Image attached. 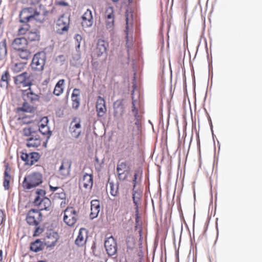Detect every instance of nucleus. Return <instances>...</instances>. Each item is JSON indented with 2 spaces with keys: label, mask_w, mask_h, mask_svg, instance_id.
<instances>
[{
  "label": "nucleus",
  "mask_w": 262,
  "mask_h": 262,
  "mask_svg": "<svg viewBox=\"0 0 262 262\" xmlns=\"http://www.w3.org/2000/svg\"><path fill=\"white\" fill-rule=\"evenodd\" d=\"M36 196L34 200V205L37 206L39 210L50 211L51 210V201L45 196L46 191L42 189H38L36 190Z\"/></svg>",
  "instance_id": "nucleus-1"
},
{
  "label": "nucleus",
  "mask_w": 262,
  "mask_h": 262,
  "mask_svg": "<svg viewBox=\"0 0 262 262\" xmlns=\"http://www.w3.org/2000/svg\"><path fill=\"white\" fill-rule=\"evenodd\" d=\"M42 183V175L39 172H34L27 175L23 182L22 186L25 189H31Z\"/></svg>",
  "instance_id": "nucleus-2"
},
{
  "label": "nucleus",
  "mask_w": 262,
  "mask_h": 262,
  "mask_svg": "<svg viewBox=\"0 0 262 262\" xmlns=\"http://www.w3.org/2000/svg\"><path fill=\"white\" fill-rule=\"evenodd\" d=\"M19 21L23 23H28L33 20L41 22L43 18L40 13L32 8H25L19 13Z\"/></svg>",
  "instance_id": "nucleus-3"
},
{
  "label": "nucleus",
  "mask_w": 262,
  "mask_h": 262,
  "mask_svg": "<svg viewBox=\"0 0 262 262\" xmlns=\"http://www.w3.org/2000/svg\"><path fill=\"white\" fill-rule=\"evenodd\" d=\"M46 55L43 52L36 53L32 60L30 66L32 71L41 72L44 69L46 63Z\"/></svg>",
  "instance_id": "nucleus-4"
},
{
  "label": "nucleus",
  "mask_w": 262,
  "mask_h": 262,
  "mask_svg": "<svg viewBox=\"0 0 262 262\" xmlns=\"http://www.w3.org/2000/svg\"><path fill=\"white\" fill-rule=\"evenodd\" d=\"M14 82L17 88L21 86L30 87L32 85L31 75L27 72H24L13 77Z\"/></svg>",
  "instance_id": "nucleus-5"
},
{
  "label": "nucleus",
  "mask_w": 262,
  "mask_h": 262,
  "mask_svg": "<svg viewBox=\"0 0 262 262\" xmlns=\"http://www.w3.org/2000/svg\"><path fill=\"white\" fill-rule=\"evenodd\" d=\"M78 217V212L73 207H68L64 210L63 221L69 226H73Z\"/></svg>",
  "instance_id": "nucleus-6"
},
{
  "label": "nucleus",
  "mask_w": 262,
  "mask_h": 262,
  "mask_svg": "<svg viewBox=\"0 0 262 262\" xmlns=\"http://www.w3.org/2000/svg\"><path fill=\"white\" fill-rule=\"evenodd\" d=\"M118 178L120 181H127L130 173V167L126 161H119L116 168Z\"/></svg>",
  "instance_id": "nucleus-7"
},
{
  "label": "nucleus",
  "mask_w": 262,
  "mask_h": 262,
  "mask_svg": "<svg viewBox=\"0 0 262 262\" xmlns=\"http://www.w3.org/2000/svg\"><path fill=\"white\" fill-rule=\"evenodd\" d=\"M26 221L29 225L37 226L42 221V214L39 210L32 209L27 213Z\"/></svg>",
  "instance_id": "nucleus-8"
},
{
  "label": "nucleus",
  "mask_w": 262,
  "mask_h": 262,
  "mask_svg": "<svg viewBox=\"0 0 262 262\" xmlns=\"http://www.w3.org/2000/svg\"><path fill=\"white\" fill-rule=\"evenodd\" d=\"M79 184L80 187L87 190H91L93 185V172H83L79 178Z\"/></svg>",
  "instance_id": "nucleus-9"
},
{
  "label": "nucleus",
  "mask_w": 262,
  "mask_h": 262,
  "mask_svg": "<svg viewBox=\"0 0 262 262\" xmlns=\"http://www.w3.org/2000/svg\"><path fill=\"white\" fill-rule=\"evenodd\" d=\"M70 18L69 17L62 15L56 22V32L60 34H64L68 32L69 28Z\"/></svg>",
  "instance_id": "nucleus-10"
},
{
  "label": "nucleus",
  "mask_w": 262,
  "mask_h": 262,
  "mask_svg": "<svg viewBox=\"0 0 262 262\" xmlns=\"http://www.w3.org/2000/svg\"><path fill=\"white\" fill-rule=\"evenodd\" d=\"M124 113V106L122 100H117L114 103V117L117 122L118 128L119 124Z\"/></svg>",
  "instance_id": "nucleus-11"
},
{
  "label": "nucleus",
  "mask_w": 262,
  "mask_h": 262,
  "mask_svg": "<svg viewBox=\"0 0 262 262\" xmlns=\"http://www.w3.org/2000/svg\"><path fill=\"white\" fill-rule=\"evenodd\" d=\"M106 251L110 256L116 254L117 252V244L116 240L113 236L106 238L104 242Z\"/></svg>",
  "instance_id": "nucleus-12"
},
{
  "label": "nucleus",
  "mask_w": 262,
  "mask_h": 262,
  "mask_svg": "<svg viewBox=\"0 0 262 262\" xmlns=\"http://www.w3.org/2000/svg\"><path fill=\"white\" fill-rule=\"evenodd\" d=\"M70 132L73 138L77 139L79 137L81 132L80 119L76 117L73 119L70 123Z\"/></svg>",
  "instance_id": "nucleus-13"
},
{
  "label": "nucleus",
  "mask_w": 262,
  "mask_h": 262,
  "mask_svg": "<svg viewBox=\"0 0 262 262\" xmlns=\"http://www.w3.org/2000/svg\"><path fill=\"white\" fill-rule=\"evenodd\" d=\"M21 159L25 162V164L31 166L35 162H37L40 158V156L38 152H33L27 154L24 152L21 153Z\"/></svg>",
  "instance_id": "nucleus-14"
},
{
  "label": "nucleus",
  "mask_w": 262,
  "mask_h": 262,
  "mask_svg": "<svg viewBox=\"0 0 262 262\" xmlns=\"http://www.w3.org/2000/svg\"><path fill=\"white\" fill-rule=\"evenodd\" d=\"M20 91L21 96L25 101L34 102L39 99V95L33 92L31 86L26 90H21Z\"/></svg>",
  "instance_id": "nucleus-15"
},
{
  "label": "nucleus",
  "mask_w": 262,
  "mask_h": 262,
  "mask_svg": "<svg viewBox=\"0 0 262 262\" xmlns=\"http://www.w3.org/2000/svg\"><path fill=\"white\" fill-rule=\"evenodd\" d=\"M96 112L98 117H103L106 114L107 108L105 101L103 98L98 96L96 104Z\"/></svg>",
  "instance_id": "nucleus-16"
},
{
  "label": "nucleus",
  "mask_w": 262,
  "mask_h": 262,
  "mask_svg": "<svg viewBox=\"0 0 262 262\" xmlns=\"http://www.w3.org/2000/svg\"><path fill=\"white\" fill-rule=\"evenodd\" d=\"M72 162L68 159L62 160L61 165L59 168V173L62 179L69 176L70 173Z\"/></svg>",
  "instance_id": "nucleus-17"
},
{
  "label": "nucleus",
  "mask_w": 262,
  "mask_h": 262,
  "mask_svg": "<svg viewBox=\"0 0 262 262\" xmlns=\"http://www.w3.org/2000/svg\"><path fill=\"white\" fill-rule=\"evenodd\" d=\"M107 47L108 43L104 40H98L96 47L94 51V56L99 57L104 54H106Z\"/></svg>",
  "instance_id": "nucleus-18"
},
{
  "label": "nucleus",
  "mask_w": 262,
  "mask_h": 262,
  "mask_svg": "<svg viewBox=\"0 0 262 262\" xmlns=\"http://www.w3.org/2000/svg\"><path fill=\"white\" fill-rule=\"evenodd\" d=\"M88 238V233L85 229L80 228L78 235L75 241V245L79 247H84Z\"/></svg>",
  "instance_id": "nucleus-19"
},
{
  "label": "nucleus",
  "mask_w": 262,
  "mask_h": 262,
  "mask_svg": "<svg viewBox=\"0 0 262 262\" xmlns=\"http://www.w3.org/2000/svg\"><path fill=\"white\" fill-rule=\"evenodd\" d=\"M42 142V139L40 136L34 133L31 137L27 139L26 146L28 147L37 148L39 146Z\"/></svg>",
  "instance_id": "nucleus-20"
},
{
  "label": "nucleus",
  "mask_w": 262,
  "mask_h": 262,
  "mask_svg": "<svg viewBox=\"0 0 262 262\" xmlns=\"http://www.w3.org/2000/svg\"><path fill=\"white\" fill-rule=\"evenodd\" d=\"M58 234L55 232L47 233L43 239L45 245L49 247L55 246L58 239Z\"/></svg>",
  "instance_id": "nucleus-21"
},
{
  "label": "nucleus",
  "mask_w": 262,
  "mask_h": 262,
  "mask_svg": "<svg viewBox=\"0 0 262 262\" xmlns=\"http://www.w3.org/2000/svg\"><path fill=\"white\" fill-rule=\"evenodd\" d=\"M93 24V17L92 11L88 9L82 16L81 25L83 28H89Z\"/></svg>",
  "instance_id": "nucleus-22"
},
{
  "label": "nucleus",
  "mask_w": 262,
  "mask_h": 262,
  "mask_svg": "<svg viewBox=\"0 0 262 262\" xmlns=\"http://www.w3.org/2000/svg\"><path fill=\"white\" fill-rule=\"evenodd\" d=\"M15 50L18 51L27 48L28 41L26 38L18 37L14 39L12 43Z\"/></svg>",
  "instance_id": "nucleus-23"
},
{
  "label": "nucleus",
  "mask_w": 262,
  "mask_h": 262,
  "mask_svg": "<svg viewBox=\"0 0 262 262\" xmlns=\"http://www.w3.org/2000/svg\"><path fill=\"white\" fill-rule=\"evenodd\" d=\"M100 202L98 200H93L91 202V213L90 217L94 219L97 217L100 212Z\"/></svg>",
  "instance_id": "nucleus-24"
},
{
  "label": "nucleus",
  "mask_w": 262,
  "mask_h": 262,
  "mask_svg": "<svg viewBox=\"0 0 262 262\" xmlns=\"http://www.w3.org/2000/svg\"><path fill=\"white\" fill-rule=\"evenodd\" d=\"M142 198V192L139 189H136V188H133L132 199L135 206V209H139V206L141 204V199Z\"/></svg>",
  "instance_id": "nucleus-25"
},
{
  "label": "nucleus",
  "mask_w": 262,
  "mask_h": 262,
  "mask_svg": "<svg viewBox=\"0 0 262 262\" xmlns=\"http://www.w3.org/2000/svg\"><path fill=\"white\" fill-rule=\"evenodd\" d=\"M11 168L7 164L5 165V170L3 180V186L5 190H9L10 188V182L11 179V176L9 174Z\"/></svg>",
  "instance_id": "nucleus-26"
},
{
  "label": "nucleus",
  "mask_w": 262,
  "mask_h": 262,
  "mask_svg": "<svg viewBox=\"0 0 262 262\" xmlns=\"http://www.w3.org/2000/svg\"><path fill=\"white\" fill-rule=\"evenodd\" d=\"M65 80L63 79H60L56 83L53 91V94L56 96L61 95L64 91Z\"/></svg>",
  "instance_id": "nucleus-27"
},
{
  "label": "nucleus",
  "mask_w": 262,
  "mask_h": 262,
  "mask_svg": "<svg viewBox=\"0 0 262 262\" xmlns=\"http://www.w3.org/2000/svg\"><path fill=\"white\" fill-rule=\"evenodd\" d=\"M45 245V243L37 239L31 243L30 249L34 252H37L42 250Z\"/></svg>",
  "instance_id": "nucleus-28"
},
{
  "label": "nucleus",
  "mask_w": 262,
  "mask_h": 262,
  "mask_svg": "<svg viewBox=\"0 0 262 262\" xmlns=\"http://www.w3.org/2000/svg\"><path fill=\"white\" fill-rule=\"evenodd\" d=\"M7 54V40L5 38L0 40V60L4 59Z\"/></svg>",
  "instance_id": "nucleus-29"
},
{
  "label": "nucleus",
  "mask_w": 262,
  "mask_h": 262,
  "mask_svg": "<svg viewBox=\"0 0 262 262\" xmlns=\"http://www.w3.org/2000/svg\"><path fill=\"white\" fill-rule=\"evenodd\" d=\"M26 64V62H15L14 59H13L11 69L14 73L20 72L24 69Z\"/></svg>",
  "instance_id": "nucleus-30"
},
{
  "label": "nucleus",
  "mask_w": 262,
  "mask_h": 262,
  "mask_svg": "<svg viewBox=\"0 0 262 262\" xmlns=\"http://www.w3.org/2000/svg\"><path fill=\"white\" fill-rule=\"evenodd\" d=\"M9 80H10V74L8 70L5 71L4 73L2 75V77L1 79V86L2 88H7L9 84Z\"/></svg>",
  "instance_id": "nucleus-31"
},
{
  "label": "nucleus",
  "mask_w": 262,
  "mask_h": 262,
  "mask_svg": "<svg viewBox=\"0 0 262 262\" xmlns=\"http://www.w3.org/2000/svg\"><path fill=\"white\" fill-rule=\"evenodd\" d=\"M28 42L39 41L40 40V34L38 31H30L27 34L26 38Z\"/></svg>",
  "instance_id": "nucleus-32"
},
{
  "label": "nucleus",
  "mask_w": 262,
  "mask_h": 262,
  "mask_svg": "<svg viewBox=\"0 0 262 262\" xmlns=\"http://www.w3.org/2000/svg\"><path fill=\"white\" fill-rule=\"evenodd\" d=\"M39 132L42 135L46 136V138L47 140L50 138L51 135V132L49 130V127L48 125L44 124H39Z\"/></svg>",
  "instance_id": "nucleus-33"
},
{
  "label": "nucleus",
  "mask_w": 262,
  "mask_h": 262,
  "mask_svg": "<svg viewBox=\"0 0 262 262\" xmlns=\"http://www.w3.org/2000/svg\"><path fill=\"white\" fill-rule=\"evenodd\" d=\"M17 56L24 60H28L31 56V52L26 48L17 51Z\"/></svg>",
  "instance_id": "nucleus-34"
},
{
  "label": "nucleus",
  "mask_w": 262,
  "mask_h": 262,
  "mask_svg": "<svg viewBox=\"0 0 262 262\" xmlns=\"http://www.w3.org/2000/svg\"><path fill=\"white\" fill-rule=\"evenodd\" d=\"M135 222H136V229H139V233L140 236L142 234V227L141 223L140 222V216H139V209L135 208Z\"/></svg>",
  "instance_id": "nucleus-35"
},
{
  "label": "nucleus",
  "mask_w": 262,
  "mask_h": 262,
  "mask_svg": "<svg viewBox=\"0 0 262 262\" xmlns=\"http://www.w3.org/2000/svg\"><path fill=\"white\" fill-rule=\"evenodd\" d=\"M52 195L54 201H61L66 198V194L62 189H60V190L58 192L52 193Z\"/></svg>",
  "instance_id": "nucleus-36"
},
{
  "label": "nucleus",
  "mask_w": 262,
  "mask_h": 262,
  "mask_svg": "<svg viewBox=\"0 0 262 262\" xmlns=\"http://www.w3.org/2000/svg\"><path fill=\"white\" fill-rule=\"evenodd\" d=\"M136 101L133 98L132 111L136 120L135 124L138 125L139 123V115H138V110L135 106Z\"/></svg>",
  "instance_id": "nucleus-37"
},
{
  "label": "nucleus",
  "mask_w": 262,
  "mask_h": 262,
  "mask_svg": "<svg viewBox=\"0 0 262 262\" xmlns=\"http://www.w3.org/2000/svg\"><path fill=\"white\" fill-rule=\"evenodd\" d=\"M110 193L112 195L116 196L119 194V185H115L113 183H110Z\"/></svg>",
  "instance_id": "nucleus-38"
},
{
  "label": "nucleus",
  "mask_w": 262,
  "mask_h": 262,
  "mask_svg": "<svg viewBox=\"0 0 262 262\" xmlns=\"http://www.w3.org/2000/svg\"><path fill=\"white\" fill-rule=\"evenodd\" d=\"M115 15L114 10L113 7L108 6L106 8L105 11V18H115Z\"/></svg>",
  "instance_id": "nucleus-39"
},
{
  "label": "nucleus",
  "mask_w": 262,
  "mask_h": 262,
  "mask_svg": "<svg viewBox=\"0 0 262 262\" xmlns=\"http://www.w3.org/2000/svg\"><path fill=\"white\" fill-rule=\"evenodd\" d=\"M18 120L19 121V123L21 125L31 123L33 121L31 117L27 116L19 117Z\"/></svg>",
  "instance_id": "nucleus-40"
},
{
  "label": "nucleus",
  "mask_w": 262,
  "mask_h": 262,
  "mask_svg": "<svg viewBox=\"0 0 262 262\" xmlns=\"http://www.w3.org/2000/svg\"><path fill=\"white\" fill-rule=\"evenodd\" d=\"M30 27V26L29 25L26 24V23H25L19 28L18 30V34L19 35L26 34L27 31H29Z\"/></svg>",
  "instance_id": "nucleus-41"
},
{
  "label": "nucleus",
  "mask_w": 262,
  "mask_h": 262,
  "mask_svg": "<svg viewBox=\"0 0 262 262\" xmlns=\"http://www.w3.org/2000/svg\"><path fill=\"white\" fill-rule=\"evenodd\" d=\"M105 25L107 29L112 30L114 27V18H105Z\"/></svg>",
  "instance_id": "nucleus-42"
},
{
  "label": "nucleus",
  "mask_w": 262,
  "mask_h": 262,
  "mask_svg": "<svg viewBox=\"0 0 262 262\" xmlns=\"http://www.w3.org/2000/svg\"><path fill=\"white\" fill-rule=\"evenodd\" d=\"M71 99L72 108L74 110H77L80 105V98L71 97Z\"/></svg>",
  "instance_id": "nucleus-43"
},
{
  "label": "nucleus",
  "mask_w": 262,
  "mask_h": 262,
  "mask_svg": "<svg viewBox=\"0 0 262 262\" xmlns=\"http://www.w3.org/2000/svg\"><path fill=\"white\" fill-rule=\"evenodd\" d=\"M18 110L25 112H31L32 108L27 103L25 102L21 107L18 108Z\"/></svg>",
  "instance_id": "nucleus-44"
},
{
  "label": "nucleus",
  "mask_w": 262,
  "mask_h": 262,
  "mask_svg": "<svg viewBox=\"0 0 262 262\" xmlns=\"http://www.w3.org/2000/svg\"><path fill=\"white\" fill-rule=\"evenodd\" d=\"M141 173V172L139 170H137L135 171L134 175V178L133 179V187L136 188L137 183V179L139 175Z\"/></svg>",
  "instance_id": "nucleus-45"
},
{
  "label": "nucleus",
  "mask_w": 262,
  "mask_h": 262,
  "mask_svg": "<svg viewBox=\"0 0 262 262\" xmlns=\"http://www.w3.org/2000/svg\"><path fill=\"white\" fill-rule=\"evenodd\" d=\"M23 135L25 136H30L34 133H32L31 128H24L23 130Z\"/></svg>",
  "instance_id": "nucleus-46"
},
{
  "label": "nucleus",
  "mask_w": 262,
  "mask_h": 262,
  "mask_svg": "<svg viewBox=\"0 0 262 262\" xmlns=\"http://www.w3.org/2000/svg\"><path fill=\"white\" fill-rule=\"evenodd\" d=\"M43 231V228H40V227H36L34 231L33 236H39Z\"/></svg>",
  "instance_id": "nucleus-47"
},
{
  "label": "nucleus",
  "mask_w": 262,
  "mask_h": 262,
  "mask_svg": "<svg viewBox=\"0 0 262 262\" xmlns=\"http://www.w3.org/2000/svg\"><path fill=\"white\" fill-rule=\"evenodd\" d=\"M80 94V91L79 89L75 88L72 92L71 97L74 98H79Z\"/></svg>",
  "instance_id": "nucleus-48"
},
{
  "label": "nucleus",
  "mask_w": 262,
  "mask_h": 262,
  "mask_svg": "<svg viewBox=\"0 0 262 262\" xmlns=\"http://www.w3.org/2000/svg\"><path fill=\"white\" fill-rule=\"evenodd\" d=\"M75 39L76 40V41H77V47H80V42L81 41H82V36L79 35V34H76L75 36Z\"/></svg>",
  "instance_id": "nucleus-49"
},
{
  "label": "nucleus",
  "mask_w": 262,
  "mask_h": 262,
  "mask_svg": "<svg viewBox=\"0 0 262 262\" xmlns=\"http://www.w3.org/2000/svg\"><path fill=\"white\" fill-rule=\"evenodd\" d=\"M5 219V214L4 211L0 209V225H2Z\"/></svg>",
  "instance_id": "nucleus-50"
},
{
  "label": "nucleus",
  "mask_w": 262,
  "mask_h": 262,
  "mask_svg": "<svg viewBox=\"0 0 262 262\" xmlns=\"http://www.w3.org/2000/svg\"><path fill=\"white\" fill-rule=\"evenodd\" d=\"M31 258V255L29 254H25L22 258V262H30L29 260Z\"/></svg>",
  "instance_id": "nucleus-51"
},
{
  "label": "nucleus",
  "mask_w": 262,
  "mask_h": 262,
  "mask_svg": "<svg viewBox=\"0 0 262 262\" xmlns=\"http://www.w3.org/2000/svg\"><path fill=\"white\" fill-rule=\"evenodd\" d=\"M56 5L61 6H69V4L64 1H59L56 2Z\"/></svg>",
  "instance_id": "nucleus-52"
},
{
  "label": "nucleus",
  "mask_w": 262,
  "mask_h": 262,
  "mask_svg": "<svg viewBox=\"0 0 262 262\" xmlns=\"http://www.w3.org/2000/svg\"><path fill=\"white\" fill-rule=\"evenodd\" d=\"M128 17H126V29L125 30V34H126V38L127 41L128 39V32H129V26H128Z\"/></svg>",
  "instance_id": "nucleus-53"
},
{
  "label": "nucleus",
  "mask_w": 262,
  "mask_h": 262,
  "mask_svg": "<svg viewBox=\"0 0 262 262\" xmlns=\"http://www.w3.org/2000/svg\"><path fill=\"white\" fill-rule=\"evenodd\" d=\"M68 201L66 199H63L61 201L60 206L61 208H64L67 205Z\"/></svg>",
  "instance_id": "nucleus-54"
},
{
  "label": "nucleus",
  "mask_w": 262,
  "mask_h": 262,
  "mask_svg": "<svg viewBox=\"0 0 262 262\" xmlns=\"http://www.w3.org/2000/svg\"><path fill=\"white\" fill-rule=\"evenodd\" d=\"M49 187H50V191H52L53 193H55L54 192L58 189H60L61 188H60L59 187H57V186H52L51 185H49Z\"/></svg>",
  "instance_id": "nucleus-55"
},
{
  "label": "nucleus",
  "mask_w": 262,
  "mask_h": 262,
  "mask_svg": "<svg viewBox=\"0 0 262 262\" xmlns=\"http://www.w3.org/2000/svg\"><path fill=\"white\" fill-rule=\"evenodd\" d=\"M48 123V118L46 117H44L41 119L40 122L39 123V124H46V125H47Z\"/></svg>",
  "instance_id": "nucleus-56"
},
{
  "label": "nucleus",
  "mask_w": 262,
  "mask_h": 262,
  "mask_svg": "<svg viewBox=\"0 0 262 262\" xmlns=\"http://www.w3.org/2000/svg\"><path fill=\"white\" fill-rule=\"evenodd\" d=\"M3 252L2 250H0V261L2 262L3 259Z\"/></svg>",
  "instance_id": "nucleus-57"
},
{
  "label": "nucleus",
  "mask_w": 262,
  "mask_h": 262,
  "mask_svg": "<svg viewBox=\"0 0 262 262\" xmlns=\"http://www.w3.org/2000/svg\"><path fill=\"white\" fill-rule=\"evenodd\" d=\"M4 23V19L3 18H0V29L3 28V24Z\"/></svg>",
  "instance_id": "nucleus-58"
},
{
  "label": "nucleus",
  "mask_w": 262,
  "mask_h": 262,
  "mask_svg": "<svg viewBox=\"0 0 262 262\" xmlns=\"http://www.w3.org/2000/svg\"><path fill=\"white\" fill-rule=\"evenodd\" d=\"M92 64L93 67H95L96 68L98 63L97 62L92 61Z\"/></svg>",
  "instance_id": "nucleus-59"
},
{
  "label": "nucleus",
  "mask_w": 262,
  "mask_h": 262,
  "mask_svg": "<svg viewBox=\"0 0 262 262\" xmlns=\"http://www.w3.org/2000/svg\"><path fill=\"white\" fill-rule=\"evenodd\" d=\"M128 3H129V4L132 3V2H133V0H128Z\"/></svg>",
  "instance_id": "nucleus-60"
},
{
  "label": "nucleus",
  "mask_w": 262,
  "mask_h": 262,
  "mask_svg": "<svg viewBox=\"0 0 262 262\" xmlns=\"http://www.w3.org/2000/svg\"><path fill=\"white\" fill-rule=\"evenodd\" d=\"M112 1L114 2H118V0H112Z\"/></svg>",
  "instance_id": "nucleus-61"
}]
</instances>
